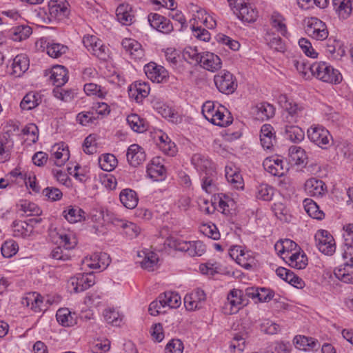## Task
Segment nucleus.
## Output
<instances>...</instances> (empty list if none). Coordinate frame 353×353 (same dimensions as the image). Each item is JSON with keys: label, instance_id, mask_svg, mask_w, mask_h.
Here are the masks:
<instances>
[{"label": "nucleus", "instance_id": "nucleus-1", "mask_svg": "<svg viewBox=\"0 0 353 353\" xmlns=\"http://www.w3.org/2000/svg\"><path fill=\"white\" fill-rule=\"evenodd\" d=\"M310 71L314 77L323 82L336 84L342 80V76L339 71L325 62L312 63L310 66Z\"/></svg>", "mask_w": 353, "mask_h": 353}, {"label": "nucleus", "instance_id": "nucleus-2", "mask_svg": "<svg viewBox=\"0 0 353 353\" xmlns=\"http://www.w3.org/2000/svg\"><path fill=\"white\" fill-rule=\"evenodd\" d=\"M214 81L218 90L223 94H230L235 92L238 87L236 77L228 70H221L214 77Z\"/></svg>", "mask_w": 353, "mask_h": 353}, {"label": "nucleus", "instance_id": "nucleus-3", "mask_svg": "<svg viewBox=\"0 0 353 353\" xmlns=\"http://www.w3.org/2000/svg\"><path fill=\"white\" fill-rule=\"evenodd\" d=\"M308 139L319 148L327 150L332 142L330 132L321 125H312L307 130Z\"/></svg>", "mask_w": 353, "mask_h": 353}, {"label": "nucleus", "instance_id": "nucleus-4", "mask_svg": "<svg viewBox=\"0 0 353 353\" xmlns=\"http://www.w3.org/2000/svg\"><path fill=\"white\" fill-rule=\"evenodd\" d=\"M305 31L307 34L316 40H324L328 37V30L325 23L316 17L304 20Z\"/></svg>", "mask_w": 353, "mask_h": 353}, {"label": "nucleus", "instance_id": "nucleus-5", "mask_svg": "<svg viewBox=\"0 0 353 353\" xmlns=\"http://www.w3.org/2000/svg\"><path fill=\"white\" fill-rule=\"evenodd\" d=\"M316 245L319 250L325 255L332 256L336 251V243L333 236L327 230H319L315 234Z\"/></svg>", "mask_w": 353, "mask_h": 353}, {"label": "nucleus", "instance_id": "nucleus-6", "mask_svg": "<svg viewBox=\"0 0 353 353\" xmlns=\"http://www.w3.org/2000/svg\"><path fill=\"white\" fill-rule=\"evenodd\" d=\"M247 303L243 298V292L241 290L233 289L228 294L227 301L225 303V312L232 314L236 313L240 308L245 305Z\"/></svg>", "mask_w": 353, "mask_h": 353}, {"label": "nucleus", "instance_id": "nucleus-7", "mask_svg": "<svg viewBox=\"0 0 353 353\" xmlns=\"http://www.w3.org/2000/svg\"><path fill=\"white\" fill-rule=\"evenodd\" d=\"M83 43L88 51L101 59H105L107 56L106 47L96 36L85 35L83 38Z\"/></svg>", "mask_w": 353, "mask_h": 353}, {"label": "nucleus", "instance_id": "nucleus-8", "mask_svg": "<svg viewBox=\"0 0 353 353\" xmlns=\"http://www.w3.org/2000/svg\"><path fill=\"white\" fill-rule=\"evenodd\" d=\"M94 283V276L92 273L79 274L77 276L72 277L69 281V285L72 286L71 291L74 293L85 291Z\"/></svg>", "mask_w": 353, "mask_h": 353}, {"label": "nucleus", "instance_id": "nucleus-9", "mask_svg": "<svg viewBox=\"0 0 353 353\" xmlns=\"http://www.w3.org/2000/svg\"><path fill=\"white\" fill-rule=\"evenodd\" d=\"M110 263V256L105 252L94 253L90 257H85L82 262L83 268L88 267L99 270H105Z\"/></svg>", "mask_w": 353, "mask_h": 353}, {"label": "nucleus", "instance_id": "nucleus-10", "mask_svg": "<svg viewBox=\"0 0 353 353\" xmlns=\"http://www.w3.org/2000/svg\"><path fill=\"white\" fill-rule=\"evenodd\" d=\"M148 20L154 29L164 34H169L173 30V25L166 17L157 14L150 13Z\"/></svg>", "mask_w": 353, "mask_h": 353}, {"label": "nucleus", "instance_id": "nucleus-11", "mask_svg": "<svg viewBox=\"0 0 353 353\" xmlns=\"http://www.w3.org/2000/svg\"><path fill=\"white\" fill-rule=\"evenodd\" d=\"M263 166L267 172L277 176H283L288 170L283 161L277 157L266 158L263 162Z\"/></svg>", "mask_w": 353, "mask_h": 353}, {"label": "nucleus", "instance_id": "nucleus-12", "mask_svg": "<svg viewBox=\"0 0 353 353\" xmlns=\"http://www.w3.org/2000/svg\"><path fill=\"white\" fill-rule=\"evenodd\" d=\"M48 6L50 16L59 21L65 19L69 15V4L64 0H51Z\"/></svg>", "mask_w": 353, "mask_h": 353}, {"label": "nucleus", "instance_id": "nucleus-13", "mask_svg": "<svg viewBox=\"0 0 353 353\" xmlns=\"http://www.w3.org/2000/svg\"><path fill=\"white\" fill-rule=\"evenodd\" d=\"M144 71L148 79L157 83L163 82L168 75V71L163 66L152 62L145 65Z\"/></svg>", "mask_w": 353, "mask_h": 353}, {"label": "nucleus", "instance_id": "nucleus-14", "mask_svg": "<svg viewBox=\"0 0 353 353\" xmlns=\"http://www.w3.org/2000/svg\"><path fill=\"white\" fill-rule=\"evenodd\" d=\"M343 260V265L334 270V275L344 283H353V261L350 258Z\"/></svg>", "mask_w": 353, "mask_h": 353}, {"label": "nucleus", "instance_id": "nucleus-15", "mask_svg": "<svg viewBox=\"0 0 353 353\" xmlns=\"http://www.w3.org/2000/svg\"><path fill=\"white\" fill-rule=\"evenodd\" d=\"M206 296L203 290L197 289L186 294L184 297V305L188 310L192 311L199 309L202 303L205 300Z\"/></svg>", "mask_w": 353, "mask_h": 353}, {"label": "nucleus", "instance_id": "nucleus-16", "mask_svg": "<svg viewBox=\"0 0 353 353\" xmlns=\"http://www.w3.org/2000/svg\"><path fill=\"white\" fill-rule=\"evenodd\" d=\"M48 74L50 82L57 88L63 85L68 80L67 69L62 65L54 66Z\"/></svg>", "mask_w": 353, "mask_h": 353}, {"label": "nucleus", "instance_id": "nucleus-17", "mask_svg": "<svg viewBox=\"0 0 353 353\" xmlns=\"http://www.w3.org/2000/svg\"><path fill=\"white\" fill-rule=\"evenodd\" d=\"M234 13L241 21L248 23L254 22L258 17V12L256 9L247 3H241V6L236 7V10H234Z\"/></svg>", "mask_w": 353, "mask_h": 353}, {"label": "nucleus", "instance_id": "nucleus-18", "mask_svg": "<svg viewBox=\"0 0 353 353\" xmlns=\"http://www.w3.org/2000/svg\"><path fill=\"white\" fill-rule=\"evenodd\" d=\"M121 45L132 59L141 60L143 58L144 50L137 41L130 38H125L123 39Z\"/></svg>", "mask_w": 353, "mask_h": 353}, {"label": "nucleus", "instance_id": "nucleus-19", "mask_svg": "<svg viewBox=\"0 0 353 353\" xmlns=\"http://www.w3.org/2000/svg\"><path fill=\"white\" fill-rule=\"evenodd\" d=\"M163 159L160 157L154 158L148 165L147 173L154 181H161L165 176V168L162 164Z\"/></svg>", "mask_w": 353, "mask_h": 353}, {"label": "nucleus", "instance_id": "nucleus-20", "mask_svg": "<svg viewBox=\"0 0 353 353\" xmlns=\"http://www.w3.org/2000/svg\"><path fill=\"white\" fill-rule=\"evenodd\" d=\"M208 121L214 125L226 127L232 123L233 118L225 107L220 106Z\"/></svg>", "mask_w": 353, "mask_h": 353}, {"label": "nucleus", "instance_id": "nucleus-21", "mask_svg": "<svg viewBox=\"0 0 353 353\" xmlns=\"http://www.w3.org/2000/svg\"><path fill=\"white\" fill-rule=\"evenodd\" d=\"M199 61V63H201L203 68L212 72L219 70L222 65L219 57L209 52L203 53Z\"/></svg>", "mask_w": 353, "mask_h": 353}, {"label": "nucleus", "instance_id": "nucleus-22", "mask_svg": "<svg viewBox=\"0 0 353 353\" xmlns=\"http://www.w3.org/2000/svg\"><path fill=\"white\" fill-rule=\"evenodd\" d=\"M126 156L129 163L134 167H137L145 160L143 149L137 144H132L128 148Z\"/></svg>", "mask_w": 353, "mask_h": 353}, {"label": "nucleus", "instance_id": "nucleus-23", "mask_svg": "<svg viewBox=\"0 0 353 353\" xmlns=\"http://www.w3.org/2000/svg\"><path fill=\"white\" fill-rule=\"evenodd\" d=\"M260 141L264 149H270L276 142V135L273 127L270 124H264L261 128Z\"/></svg>", "mask_w": 353, "mask_h": 353}, {"label": "nucleus", "instance_id": "nucleus-24", "mask_svg": "<svg viewBox=\"0 0 353 353\" xmlns=\"http://www.w3.org/2000/svg\"><path fill=\"white\" fill-rule=\"evenodd\" d=\"M132 11V7L129 4H120L116 10L117 21L123 26L131 25L134 21V16Z\"/></svg>", "mask_w": 353, "mask_h": 353}, {"label": "nucleus", "instance_id": "nucleus-25", "mask_svg": "<svg viewBox=\"0 0 353 353\" xmlns=\"http://www.w3.org/2000/svg\"><path fill=\"white\" fill-rule=\"evenodd\" d=\"M150 92L149 85L145 82H135L129 88V96L134 98L137 102H140L145 98Z\"/></svg>", "mask_w": 353, "mask_h": 353}, {"label": "nucleus", "instance_id": "nucleus-26", "mask_svg": "<svg viewBox=\"0 0 353 353\" xmlns=\"http://www.w3.org/2000/svg\"><path fill=\"white\" fill-rule=\"evenodd\" d=\"M293 342L296 347L305 351L317 350L320 347V344L315 339L302 335L296 336Z\"/></svg>", "mask_w": 353, "mask_h": 353}, {"label": "nucleus", "instance_id": "nucleus-27", "mask_svg": "<svg viewBox=\"0 0 353 353\" xmlns=\"http://www.w3.org/2000/svg\"><path fill=\"white\" fill-rule=\"evenodd\" d=\"M285 120L288 123H296L298 118L302 117L304 108L296 103L285 101Z\"/></svg>", "mask_w": 353, "mask_h": 353}, {"label": "nucleus", "instance_id": "nucleus-28", "mask_svg": "<svg viewBox=\"0 0 353 353\" xmlns=\"http://www.w3.org/2000/svg\"><path fill=\"white\" fill-rule=\"evenodd\" d=\"M325 185L321 180L311 178L305 183V191L311 196H319L324 193Z\"/></svg>", "mask_w": 353, "mask_h": 353}, {"label": "nucleus", "instance_id": "nucleus-29", "mask_svg": "<svg viewBox=\"0 0 353 353\" xmlns=\"http://www.w3.org/2000/svg\"><path fill=\"white\" fill-rule=\"evenodd\" d=\"M192 163L194 168L199 172L205 174L215 170L211 161L204 155L201 154H194L192 157Z\"/></svg>", "mask_w": 353, "mask_h": 353}, {"label": "nucleus", "instance_id": "nucleus-30", "mask_svg": "<svg viewBox=\"0 0 353 353\" xmlns=\"http://www.w3.org/2000/svg\"><path fill=\"white\" fill-rule=\"evenodd\" d=\"M333 6L340 19H347L352 10L350 0H333Z\"/></svg>", "mask_w": 353, "mask_h": 353}, {"label": "nucleus", "instance_id": "nucleus-31", "mask_svg": "<svg viewBox=\"0 0 353 353\" xmlns=\"http://www.w3.org/2000/svg\"><path fill=\"white\" fill-rule=\"evenodd\" d=\"M12 227L15 237L27 238L32 233V225L26 221H14Z\"/></svg>", "mask_w": 353, "mask_h": 353}, {"label": "nucleus", "instance_id": "nucleus-32", "mask_svg": "<svg viewBox=\"0 0 353 353\" xmlns=\"http://www.w3.org/2000/svg\"><path fill=\"white\" fill-rule=\"evenodd\" d=\"M122 204L128 209H134L138 203L137 193L131 189L123 190L119 195Z\"/></svg>", "mask_w": 353, "mask_h": 353}, {"label": "nucleus", "instance_id": "nucleus-33", "mask_svg": "<svg viewBox=\"0 0 353 353\" xmlns=\"http://www.w3.org/2000/svg\"><path fill=\"white\" fill-rule=\"evenodd\" d=\"M10 38L14 41H21L27 39L32 33V28L27 25L13 27L10 30Z\"/></svg>", "mask_w": 353, "mask_h": 353}, {"label": "nucleus", "instance_id": "nucleus-34", "mask_svg": "<svg viewBox=\"0 0 353 353\" xmlns=\"http://www.w3.org/2000/svg\"><path fill=\"white\" fill-rule=\"evenodd\" d=\"M161 303L165 308H177L181 303V296L172 292H166L159 295Z\"/></svg>", "mask_w": 353, "mask_h": 353}, {"label": "nucleus", "instance_id": "nucleus-35", "mask_svg": "<svg viewBox=\"0 0 353 353\" xmlns=\"http://www.w3.org/2000/svg\"><path fill=\"white\" fill-rule=\"evenodd\" d=\"M225 177L228 181L236 189H243L244 186L243 179L241 174L232 168L225 167Z\"/></svg>", "mask_w": 353, "mask_h": 353}, {"label": "nucleus", "instance_id": "nucleus-36", "mask_svg": "<svg viewBox=\"0 0 353 353\" xmlns=\"http://www.w3.org/2000/svg\"><path fill=\"white\" fill-rule=\"evenodd\" d=\"M285 134L288 139L292 142L298 143L303 140L305 134L303 130L297 125H285Z\"/></svg>", "mask_w": 353, "mask_h": 353}, {"label": "nucleus", "instance_id": "nucleus-37", "mask_svg": "<svg viewBox=\"0 0 353 353\" xmlns=\"http://www.w3.org/2000/svg\"><path fill=\"white\" fill-rule=\"evenodd\" d=\"M303 207L307 214L313 219L321 220L324 217L323 212L319 209V205L313 200L304 199Z\"/></svg>", "mask_w": 353, "mask_h": 353}, {"label": "nucleus", "instance_id": "nucleus-38", "mask_svg": "<svg viewBox=\"0 0 353 353\" xmlns=\"http://www.w3.org/2000/svg\"><path fill=\"white\" fill-rule=\"evenodd\" d=\"M255 114L256 118L259 120H267L274 116V108L267 103H259L256 106Z\"/></svg>", "mask_w": 353, "mask_h": 353}, {"label": "nucleus", "instance_id": "nucleus-39", "mask_svg": "<svg viewBox=\"0 0 353 353\" xmlns=\"http://www.w3.org/2000/svg\"><path fill=\"white\" fill-rule=\"evenodd\" d=\"M84 212L77 206H69L63 212V216L70 223L81 221L83 218Z\"/></svg>", "mask_w": 353, "mask_h": 353}, {"label": "nucleus", "instance_id": "nucleus-40", "mask_svg": "<svg viewBox=\"0 0 353 353\" xmlns=\"http://www.w3.org/2000/svg\"><path fill=\"white\" fill-rule=\"evenodd\" d=\"M52 150L54 158V163L57 166L61 167L69 159L70 152L67 148L60 147L59 145H54Z\"/></svg>", "mask_w": 353, "mask_h": 353}, {"label": "nucleus", "instance_id": "nucleus-41", "mask_svg": "<svg viewBox=\"0 0 353 353\" xmlns=\"http://www.w3.org/2000/svg\"><path fill=\"white\" fill-rule=\"evenodd\" d=\"M28 66L29 61L24 55H18L13 60V72L17 77L24 73L28 70Z\"/></svg>", "mask_w": 353, "mask_h": 353}, {"label": "nucleus", "instance_id": "nucleus-42", "mask_svg": "<svg viewBox=\"0 0 353 353\" xmlns=\"http://www.w3.org/2000/svg\"><path fill=\"white\" fill-rule=\"evenodd\" d=\"M216 178V172L215 170L205 174L202 178V188L207 193L211 194L216 190L215 179Z\"/></svg>", "mask_w": 353, "mask_h": 353}, {"label": "nucleus", "instance_id": "nucleus-43", "mask_svg": "<svg viewBox=\"0 0 353 353\" xmlns=\"http://www.w3.org/2000/svg\"><path fill=\"white\" fill-rule=\"evenodd\" d=\"M117 159L112 154H103L99 159L100 168L107 172L113 170L117 166Z\"/></svg>", "mask_w": 353, "mask_h": 353}, {"label": "nucleus", "instance_id": "nucleus-44", "mask_svg": "<svg viewBox=\"0 0 353 353\" xmlns=\"http://www.w3.org/2000/svg\"><path fill=\"white\" fill-rule=\"evenodd\" d=\"M40 103V98L38 94L29 92L24 96L21 101L20 106L21 109L30 110L37 107Z\"/></svg>", "mask_w": 353, "mask_h": 353}, {"label": "nucleus", "instance_id": "nucleus-45", "mask_svg": "<svg viewBox=\"0 0 353 353\" xmlns=\"http://www.w3.org/2000/svg\"><path fill=\"white\" fill-rule=\"evenodd\" d=\"M289 155L291 160L296 165H301L307 160L305 151L299 146L293 145L289 148Z\"/></svg>", "mask_w": 353, "mask_h": 353}, {"label": "nucleus", "instance_id": "nucleus-46", "mask_svg": "<svg viewBox=\"0 0 353 353\" xmlns=\"http://www.w3.org/2000/svg\"><path fill=\"white\" fill-rule=\"evenodd\" d=\"M127 122L130 127L134 132H143L147 130V126L144 120L141 119L137 114H132L128 116Z\"/></svg>", "mask_w": 353, "mask_h": 353}, {"label": "nucleus", "instance_id": "nucleus-47", "mask_svg": "<svg viewBox=\"0 0 353 353\" xmlns=\"http://www.w3.org/2000/svg\"><path fill=\"white\" fill-rule=\"evenodd\" d=\"M57 321L63 326L69 327L74 325V320L71 316V312L68 308H61L56 314Z\"/></svg>", "mask_w": 353, "mask_h": 353}, {"label": "nucleus", "instance_id": "nucleus-48", "mask_svg": "<svg viewBox=\"0 0 353 353\" xmlns=\"http://www.w3.org/2000/svg\"><path fill=\"white\" fill-rule=\"evenodd\" d=\"M159 257L154 252H148L141 262L142 268L148 271H154L158 266Z\"/></svg>", "mask_w": 353, "mask_h": 353}, {"label": "nucleus", "instance_id": "nucleus-49", "mask_svg": "<svg viewBox=\"0 0 353 353\" xmlns=\"http://www.w3.org/2000/svg\"><path fill=\"white\" fill-rule=\"evenodd\" d=\"M68 47L57 43H48L46 45L47 54L52 58H59L68 50Z\"/></svg>", "mask_w": 353, "mask_h": 353}, {"label": "nucleus", "instance_id": "nucleus-50", "mask_svg": "<svg viewBox=\"0 0 353 353\" xmlns=\"http://www.w3.org/2000/svg\"><path fill=\"white\" fill-rule=\"evenodd\" d=\"M103 316L108 323L114 326H119L123 319L122 315L113 308L105 309Z\"/></svg>", "mask_w": 353, "mask_h": 353}, {"label": "nucleus", "instance_id": "nucleus-51", "mask_svg": "<svg viewBox=\"0 0 353 353\" xmlns=\"http://www.w3.org/2000/svg\"><path fill=\"white\" fill-rule=\"evenodd\" d=\"M289 265L294 268L304 269L307 265V259L305 254L294 253L289 257Z\"/></svg>", "mask_w": 353, "mask_h": 353}, {"label": "nucleus", "instance_id": "nucleus-52", "mask_svg": "<svg viewBox=\"0 0 353 353\" xmlns=\"http://www.w3.org/2000/svg\"><path fill=\"white\" fill-rule=\"evenodd\" d=\"M245 334L236 333L234 335L230 343V348L233 353H241L245 347Z\"/></svg>", "mask_w": 353, "mask_h": 353}, {"label": "nucleus", "instance_id": "nucleus-53", "mask_svg": "<svg viewBox=\"0 0 353 353\" xmlns=\"http://www.w3.org/2000/svg\"><path fill=\"white\" fill-rule=\"evenodd\" d=\"M182 56L187 62L194 65L199 63V59L201 58V54L197 52L196 48L192 47H186L183 51Z\"/></svg>", "mask_w": 353, "mask_h": 353}, {"label": "nucleus", "instance_id": "nucleus-54", "mask_svg": "<svg viewBox=\"0 0 353 353\" xmlns=\"http://www.w3.org/2000/svg\"><path fill=\"white\" fill-rule=\"evenodd\" d=\"M274 195V189L268 184H261L256 188V196L263 201H270Z\"/></svg>", "mask_w": 353, "mask_h": 353}, {"label": "nucleus", "instance_id": "nucleus-55", "mask_svg": "<svg viewBox=\"0 0 353 353\" xmlns=\"http://www.w3.org/2000/svg\"><path fill=\"white\" fill-rule=\"evenodd\" d=\"M343 236L344 239L343 258H350L353 261V235L345 232Z\"/></svg>", "mask_w": 353, "mask_h": 353}, {"label": "nucleus", "instance_id": "nucleus-56", "mask_svg": "<svg viewBox=\"0 0 353 353\" xmlns=\"http://www.w3.org/2000/svg\"><path fill=\"white\" fill-rule=\"evenodd\" d=\"M160 143H159L161 150L171 156L175 153V144L172 142L167 134H162L159 137Z\"/></svg>", "mask_w": 353, "mask_h": 353}, {"label": "nucleus", "instance_id": "nucleus-57", "mask_svg": "<svg viewBox=\"0 0 353 353\" xmlns=\"http://www.w3.org/2000/svg\"><path fill=\"white\" fill-rule=\"evenodd\" d=\"M18 245L14 241H7L1 246V254L5 258H10L18 251Z\"/></svg>", "mask_w": 353, "mask_h": 353}, {"label": "nucleus", "instance_id": "nucleus-58", "mask_svg": "<svg viewBox=\"0 0 353 353\" xmlns=\"http://www.w3.org/2000/svg\"><path fill=\"white\" fill-rule=\"evenodd\" d=\"M271 24L279 31L282 35H285L287 28L283 23V17L278 12H274L271 17Z\"/></svg>", "mask_w": 353, "mask_h": 353}, {"label": "nucleus", "instance_id": "nucleus-59", "mask_svg": "<svg viewBox=\"0 0 353 353\" xmlns=\"http://www.w3.org/2000/svg\"><path fill=\"white\" fill-rule=\"evenodd\" d=\"M97 139L95 134H90L83 142V152L88 154H92L97 152Z\"/></svg>", "mask_w": 353, "mask_h": 353}, {"label": "nucleus", "instance_id": "nucleus-60", "mask_svg": "<svg viewBox=\"0 0 353 353\" xmlns=\"http://www.w3.org/2000/svg\"><path fill=\"white\" fill-rule=\"evenodd\" d=\"M61 243L63 244V248L65 250H70L73 249L77 244V241L75 236L72 234H63L59 235Z\"/></svg>", "mask_w": 353, "mask_h": 353}, {"label": "nucleus", "instance_id": "nucleus-61", "mask_svg": "<svg viewBox=\"0 0 353 353\" xmlns=\"http://www.w3.org/2000/svg\"><path fill=\"white\" fill-rule=\"evenodd\" d=\"M51 256L55 260L62 261H68L71 258L70 252L68 250H65L64 248H61V246L55 248L52 251Z\"/></svg>", "mask_w": 353, "mask_h": 353}, {"label": "nucleus", "instance_id": "nucleus-62", "mask_svg": "<svg viewBox=\"0 0 353 353\" xmlns=\"http://www.w3.org/2000/svg\"><path fill=\"white\" fill-rule=\"evenodd\" d=\"M84 91L88 95H97L99 97H103L106 93L100 85L92 83L85 84Z\"/></svg>", "mask_w": 353, "mask_h": 353}, {"label": "nucleus", "instance_id": "nucleus-63", "mask_svg": "<svg viewBox=\"0 0 353 353\" xmlns=\"http://www.w3.org/2000/svg\"><path fill=\"white\" fill-rule=\"evenodd\" d=\"M120 222H121V226L123 228L125 233L130 238L137 237L140 233V228L135 223L123 221Z\"/></svg>", "mask_w": 353, "mask_h": 353}, {"label": "nucleus", "instance_id": "nucleus-64", "mask_svg": "<svg viewBox=\"0 0 353 353\" xmlns=\"http://www.w3.org/2000/svg\"><path fill=\"white\" fill-rule=\"evenodd\" d=\"M183 345L179 339H172L166 345L165 353H183Z\"/></svg>", "mask_w": 353, "mask_h": 353}]
</instances>
